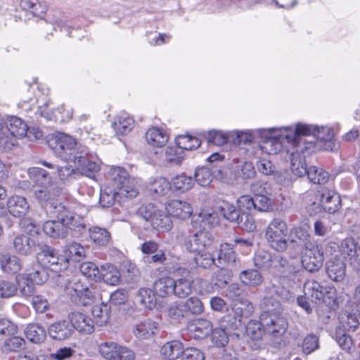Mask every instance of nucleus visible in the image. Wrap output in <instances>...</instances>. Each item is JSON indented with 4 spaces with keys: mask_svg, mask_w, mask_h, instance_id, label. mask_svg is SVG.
<instances>
[{
    "mask_svg": "<svg viewBox=\"0 0 360 360\" xmlns=\"http://www.w3.org/2000/svg\"><path fill=\"white\" fill-rule=\"evenodd\" d=\"M108 178L109 186L101 188L100 192L99 204L102 207H110L116 202H120L124 198H134L139 194L136 179L131 178L124 168H111Z\"/></svg>",
    "mask_w": 360,
    "mask_h": 360,
    "instance_id": "nucleus-1",
    "label": "nucleus"
},
{
    "mask_svg": "<svg viewBox=\"0 0 360 360\" xmlns=\"http://www.w3.org/2000/svg\"><path fill=\"white\" fill-rule=\"evenodd\" d=\"M286 132L285 138L288 143L297 148V153H309L314 151L315 143L312 141L307 143L302 139V136H307L311 134L317 139L323 142V148L326 150H333L335 148L333 141L334 132L332 128L328 127H314L313 130L311 126L299 123L296 125L295 130L292 127H284Z\"/></svg>",
    "mask_w": 360,
    "mask_h": 360,
    "instance_id": "nucleus-2",
    "label": "nucleus"
},
{
    "mask_svg": "<svg viewBox=\"0 0 360 360\" xmlns=\"http://www.w3.org/2000/svg\"><path fill=\"white\" fill-rule=\"evenodd\" d=\"M219 212L218 213L203 211L198 214H193L192 223L200 224V225H218L220 223L219 215H222L228 221L239 224L243 222L244 217L248 218L245 212L240 213L239 210L228 202H224L223 205L219 207Z\"/></svg>",
    "mask_w": 360,
    "mask_h": 360,
    "instance_id": "nucleus-3",
    "label": "nucleus"
},
{
    "mask_svg": "<svg viewBox=\"0 0 360 360\" xmlns=\"http://www.w3.org/2000/svg\"><path fill=\"white\" fill-rule=\"evenodd\" d=\"M48 143L58 157L70 162L75 160V157H78L82 148H86L72 136L64 133L56 135L49 141Z\"/></svg>",
    "mask_w": 360,
    "mask_h": 360,
    "instance_id": "nucleus-4",
    "label": "nucleus"
},
{
    "mask_svg": "<svg viewBox=\"0 0 360 360\" xmlns=\"http://www.w3.org/2000/svg\"><path fill=\"white\" fill-rule=\"evenodd\" d=\"M36 259L41 266L53 272H60L68 269V259L55 248L46 244L39 246Z\"/></svg>",
    "mask_w": 360,
    "mask_h": 360,
    "instance_id": "nucleus-5",
    "label": "nucleus"
},
{
    "mask_svg": "<svg viewBox=\"0 0 360 360\" xmlns=\"http://www.w3.org/2000/svg\"><path fill=\"white\" fill-rule=\"evenodd\" d=\"M49 207L53 210V214L56 216L44 222V224L51 223L53 225L59 224L60 225H72L74 217L71 213L65 209L64 202V194L58 189L52 188Z\"/></svg>",
    "mask_w": 360,
    "mask_h": 360,
    "instance_id": "nucleus-6",
    "label": "nucleus"
},
{
    "mask_svg": "<svg viewBox=\"0 0 360 360\" xmlns=\"http://www.w3.org/2000/svg\"><path fill=\"white\" fill-rule=\"evenodd\" d=\"M65 292L76 305L89 306L94 302V292L76 278H72L66 284Z\"/></svg>",
    "mask_w": 360,
    "mask_h": 360,
    "instance_id": "nucleus-7",
    "label": "nucleus"
},
{
    "mask_svg": "<svg viewBox=\"0 0 360 360\" xmlns=\"http://www.w3.org/2000/svg\"><path fill=\"white\" fill-rule=\"evenodd\" d=\"M274 270L283 277H298L304 273L300 259L298 257L288 258L281 254H274Z\"/></svg>",
    "mask_w": 360,
    "mask_h": 360,
    "instance_id": "nucleus-8",
    "label": "nucleus"
},
{
    "mask_svg": "<svg viewBox=\"0 0 360 360\" xmlns=\"http://www.w3.org/2000/svg\"><path fill=\"white\" fill-rule=\"evenodd\" d=\"M253 311L252 304H245V307H235L220 319L219 327L231 333L238 329L242 324V319L250 317Z\"/></svg>",
    "mask_w": 360,
    "mask_h": 360,
    "instance_id": "nucleus-9",
    "label": "nucleus"
},
{
    "mask_svg": "<svg viewBox=\"0 0 360 360\" xmlns=\"http://www.w3.org/2000/svg\"><path fill=\"white\" fill-rule=\"evenodd\" d=\"M283 129V128H271L269 129H259L255 131L248 133L244 131H237L236 139L238 144H247L252 143L256 136H258L261 137V139H264V142L265 143L269 141L272 143H278L282 138L283 135L281 134H278L277 131H281Z\"/></svg>",
    "mask_w": 360,
    "mask_h": 360,
    "instance_id": "nucleus-10",
    "label": "nucleus"
},
{
    "mask_svg": "<svg viewBox=\"0 0 360 360\" xmlns=\"http://www.w3.org/2000/svg\"><path fill=\"white\" fill-rule=\"evenodd\" d=\"M261 320H262L265 333L274 338L283 336L288 327V319L283 313L271 315L269 317L266 315H261Z\"/></svg>",
    "mask_w": 360,
    "mask_h": 360,
    "instance_id": "nucleus-11",
    "label": "nucleus"
},
{
    "mask_svg": "<svg viewBox=\"0 0 360 360\" xmlns=\"http://www.w3.org/2000/svg\"><path fill=\"white\" fill-rule=\"evenodd\" d=\"M214 240V234L211 229V226L207 228L204 226L203 229L189 236L188 241L186 243V248L189 252H195L211 245Z\"/></svg>",
    "mask_w": 360,
    "mask_h": 360,
    "instance_id": "nucleus-12",
    "label": "nucleus"
},
{
    "mask_svg": "<svg viewBox=\"0 0 360 360\" xmlns=\"http://www.w3.org/2000/svg\"><path fill=\"white\" fill-rule=\"evenodd\" d=\"M300 260L302 270L304 269L309 272L317 271L324 261L323 247L320 244L307 249Z\"/></svg>",
    "mask_w": 360,
    "mask_h": 360,
    "instance_id": "nucleus-13",
    "label": "nucleus"
},
{
    "mask_svg": "<svg viewBox=\"0 0 360 360\" xmlns=\"http://www.w3.org/2000/svg\"><path fill=\"white\" fill-rule=\"evenodd\" d=\"M138 214L146 221L150 222L151 225H170V224H173L169 216L157 210L152 203L142 205L139 209Z\"/></svg>",
    "mask_w": 360,
    "mask_h": 360,
    "instance_id": "nucleus-14",
    "label": "nucleus"
},
{
    "mask_svg": "<svg viewBox=\"0 0 360 360\" xmlns=\"http://www.w3.org/2000/svg\"><path fill=\"white\" fill-rule=\"evenodd\" d=\"M287 226H267L266 238L270 246L278 252L285 250L288 243L285 238Z\"/></svg>",
    "mask_w": 360,
    "mask_h": 360,
    "instance_id": "nucleus-15",
    "label": "nucleus"
},
{
    "mask_svg": "<svg viewBox=\"0 0 360 360\" xmlns=\"http://www.w3.org/2000/svg\"><path fill=\"white\" fill-rule=\"evenodd\" d=\"M325 270L331 281L337 283L344 281L346 276V264L338 256L330 258L326 262Z\"/></svg>",
    "mask_w": 360,
    "mask_h": 360,
    "instance_id": "nucleus-16",
    "label": "nucleus"
},
{
    "mask_svg": "<svg viewBox=\"0 0 360 360\" xmlns=\"http://www.w3.org/2000/svg\"><path fill=\"white\" fill-rule=\"evenodd\" d=\"M212 324L205 319H195L187 324L189 335L195 340H202L207 338L212 330Z\"/></svg>",
    "mask_w": 360,
    "mask_h": 360,
    "instance_id": "nucleus-17",
    "label": "nucleus"
},
{
    "mask_svg": "<svg viewBox=\"0 0 360 360\" xmlns=\"http://www.w3.org/2000/svg\"><path fill=\"white\" fill-rule=\"evenodd\" d=\"M87 154V148H82L78 157H75L73 162L77 167V169L79 172V176L94 178L95 174L99 171V166L95 162L89 160Z\"/></svg>",
    "mask_w": 360,
    "mask_h": 360,
    "instance_id": "nucleus-18",
    "label": "nucleus"
},
{
    "mask_svg": "<svg viewBox=\"0 0 360 360\" xmlns=\"http://www.w3.org/2000/svg\"><path fill=\"white\" fill-rule=\"evenodd\" d=\"M41 243L30 237L28 233H22L17 236L13 240V248L15 252L21 255H30L39 252V246Z\"/></svg>",
    "mask_w": 360,
    "mask_h": 360,
    "instance_id": "nucleus-19",
    "label": "nucleus"
},
{
    "mask_svg": "<svg viewBox=\"0 0 360 360\" xmlns=\"http://www.w3.org/2000/svg\"><path fill=\"white\" fill-rule=\"evenodd\" d=\"M47 333L56 340H65L73 334V326L69 320H60L49 325Z\"/></svg>",
    "mask_w": 360,
    "mask_h": 360,
    "instance_id": "nucleus-20",
    "label": "nucleus"
},
{
    "mask_svg": "<svg viewBox=\"0 0 360 360\" xmlns=\"http://www.w3.org/2000/svg\"><path fill=\"white\" fill-rule=\"evenodd\" d=\"M165 208L170 218L172 217L180 219L189 218L193 212L190 204L179 200L169 201L166 204Z\"/></svg>",
    "mask_w": 360,
    "mask_h": 360,
    "instance_id": "nucleus-21",
    "label": "nucleus"
},
{
    "mask_svg": "<svg viewBox=\"0 0 360 360\" xmlns=\"http://www.w3.org/2000/svg\"><path fill=\"white\" fill-rule=\"evenodd\" d=\"M5 124L6 127L1 129L3 134L8 133L18 139H22L27 135V125L18 117L11 116L8 117Z\"/></svg>",
    "mask_w": 360,
    "mask_h": 360,
    "instance_id": "nucleus-22",
    "label": "nucleus"
},
{
    "mask_svg": "<svg viewBox=\"0 0 360 360\" xmlns=\"http://www.w3.org/2000/svg\"><path fill=\"white\" fill-rule=\"evenodd\" d=\"M7 208L11 215L22 218L27 214L30 206L27 199L22 196L13 195L7 200Z\"/></svg>",
    "mask_w": 360,
    "mask_h": 360,
    "instance_id": "nucleus-23",
    "label": "nucleus"
},
{
    "mask_svg": "<svg viewBox=\"0 0 360 360\" xmlns=\"http://www.w3.org/2000/svg\"><path fill=\"white\" fill-rule=\"evenodd\" d=\"M69 321L72 324L73 332L75 330H77L80 332L90 334L94 331V321L82 313H72L69 315Z\"/></svg>",
    "mask_w": 360,
    "mask_h": 360,
    "instance_id": "nucleus-24",
    "label": "nucleus"
},
{
    "mask_svg": "<svg viewBox=\"0 0 360 360\" xmlns=\"http://www.w3.org/2000/svg\"><path fill=\"white\" fill-rule=\"evenodd\" d=\"M63 252L68 259V266L70 263H77L85 259L86 249L77 242H71L63 247Z\"/></svg>",
    "mask_w": 360,
    "mask_h": 360,
    "instance_id": "nucleus-25",
    "label": "nucleus"
},
{
    "mask_svg": "<svg viewBox=\"0 0 360 360\" xmlns=\"http://www.w3.org/2000/svg\"><path fill=\"white\" fill-rule=\"evenodd\" d=\"M321 201L323 209L329 213L335 212L341 205L340 195L333 191H324L321 194Z\"/></svg>",
    "mask_w": 360,
    "mask_h": 360,
    "instance_id": "nucleus-26",
    "label": "nucleus"
},
{
    "mask_svg": "<svg viewBox=\"0 0 360 360\" xmlns=\"http://www.w3.org/2000/svg\"><path fill=\"white\" fill-rule=\"evenodd\" d=\"M226 295L232 301L238 302L237 307H245V304H252L246 299L247 292L243 286L238 283H231L226 291Z\"/></svg>",
    "mask_w": 360,
    "mask_h": 360,
    "instance_id": "nucleus-27",
    "label": "nucleus"
},
{
    "mask_svg": "<svg viewBox=\"0 0 360 360\" xmlns=\"http://www.w3.org/2000/svg\"><path fill=\"white\" fill-rule=\"evenodd\" d=\"M307 228H309V226H294L290 231V244L295 248L297 254L301 251L304 243L309 238V233Z\"/></svg>",
    "mask_w": 360,
    "mask_h": 360,
    "instance_id": "nucleus-28",
    "label": "nucleus"
},
{
    "mask_svg": "<svg viewBox=\"0 0 360 360\" xmlns=\"http://www.w3.org/2000/svg\"><path fill=\"white\" fill-rule=\"evenodd\" d=\"M28 173L33 182L41 188H48L52 184L51 174L43 168L32 167L29 169Z\"/></svg>",
    "mask_w": 360,
    "mask_h": 360,
    "instance_id": "nucleus-29",
    "label": "nucleus"
},
{
    "mask_svg": "<svg viewBox=\"0 0 360 360\" xmlns=\"http://www.w3.org/2000/svg\"><path fill=\"white\" fill-rule=\"evenodd\" d=\"M174 284V278L165 276L156 280L153 285V288L158 297L164 298L173 295Z\"/></svg>",
    "mask_w": 360,
    "mask_h": 360,
    "instance_id": "nucleus-30",
    "label": "nucleus"
},
{
    "mask_svg": "<svg viewBox=\"0 0 360 360\" xmlns=\"http://www.w3.org/2000/svg\"><path fill=\"white\" fill-rule=\"evenodd\" d=\"M184 352V346L180 341L172 340L164 344L161 347L160 353L164 359L175 360L181 356Z\"/></svg>",
    "mask_w": 360,
    "mask_h": 360,
    "instance_id": "nucleus-31",
    "label": "nucleus"
},
{
    "mask_svg": "<svg viewBox=\"0 0 360 360\" xmlns=\"http://www.w3.org/2000/svg\"><path fill=\"white\" fill-rule=\"evenodd\" d=\"M223 261L229 266L237 267L240 266V261L236 257L233 245L230 243H224L221 245L218 255V262Z\"/></svg>",
    "mask_w": 360,
    "mask_h": 360,
    "instance_id": "nucleus-32",
    "label": "nucleus"
},
{
    "mask_svg": "<svg viewBox=\"0 0 360 360\" xmlns=\"http://www.w3.org/2000/svg\"><path fill=\"white\" fill-rule=\"evenodd\" d=\"M158 329V323L150 319H146L136 324L135 335L140 339H148L155 334Z\"/></svg>",
    "mask_w": 360,
    "mask_h": 360,
    "instance_id": "nucleus-33",
    "label": "nucleus"
},
{
    "mask_svg": "<svg viewBox=\"0 0 360 360\" xmlns=\"http://www.w3.org/2000/svg\"><path fill=\"white\" fill-rule=\"evenodd\" d=\"M24 333L27 339L34 344L43 342L46 338V329L39 323L27 325Z\"/></svg>",
    "mask_w": 360,
    "mask_h": 360,
    "instance_id": "nucleus-34",
    "label": "nucleus"
},
{
    "mask_svg": "<svg viewBox=\"0 0 360 360\" xmlns=\"http://www.w3.org/2000/svg\"><path fill=\"white\" fill-rule=\"evenodd\" d=\"M100 274L101 279L108 285H116L120 282V272L114 265L109 264L102 265Z\"/></svg>",
    "mask_w": 360,
    "mask_h": 360,
    "instance_id": "nucleus-35",
    "label": "nucleus"
},
{
    "mask_svg": "<svg viewBox=\"0 0 360 360\" xmlns=\"http://www.w3.org/2000/svg\"><path fill=\"white\" fill-rule=\"evenodd\" d=\"M0 266L2 271L8 274H17L21 269L20 259L15 255L7 254L0 256Z\"/></svg>",
    "mask_w": 360,
    "mask_h": 360,
    "instance_id": "nucleus-36",
    "label": "nucleus"
},
{
    "mask_svg": "<svg viewBox=\"0 0 360 360\" xmlns=\"http://www.w3.org/2000/svg\"><path fill=\"white\" fill-rule=\"evenodd\" d=\"M145 136L148 143L154 147H162L169 140L167 134L157 127L149 129Z\"/></svg>",
    "mask_w": 360,
    "mask_h": 360,
    "instance_id": "nucleus-37",
    "label": "nucleus"
},
{
    "mask_svg": "<svg viewBox=\"0 0 360 360\" xmlns=\"http://www.w3.org/2000/svg\"><path fill=\"white\" fill-rule=\"evenodd\" d=\"M260 307L262 310L260 315H266L268 317L283 313L281 302L273 297H264L260 302Z\"/></svg>",
    "mask_w": 360,
    "mask_h": 360,
    "instance_id": "nucleus-38",
    "label": "nucleus"
},
{
    "mask_svg": "<svg viewBox=\"0 0 360 360\" xmlns=\"http://www.w3.org/2000/svg\"><path fill=\"white\" fill-rule=\"evenodd\" d=\"M194 179L191 176L184 174L177 175L172 178L170 183V188L179 193H185L193 188Z\"/></svg>",
    "mask_w": 360,
    "mask_h": 360,
    "instance_id": "nucleus-39",
    "label": "nucleus"
},
{
    "mask_svg": "<svg viewBox=\"0 0 360 360\" xmlns=\"http://www.w3.org/2000/svg\"><path fill=\"white\" fill-rule=\"evenodd\" d=\"M20 7L22 11L39 18H42L47 9L46 6L39 0H20Z\"/></svg>",
    "mask_w": 360,
    "mask_h": 360,
    "instance_id": "nucleus-40",
    "label": "nucleus"
},
{
    "mask_svg": "<svg viewBox=\"0 0 360 360\" xmlns=\"http://www.w3.org/2000/svg\"><path fill=\"white\" fill-rule=\"evenodd\" d=\"M157 295L154 290L150 288H141L137 292L136 299L144 307L152 309L157 304Z\"/></svg>",
    "mask_w": 360,
    "mask_h": 360,
    "instance_id": "nucleus-41",
    "label": "nucleus"
},
{
    "mask_svg": "<svg viewBox=\"0 0 360 360\" xmlns=\"http://www.w3.org/2000/svg\"><path fill=\"white\" fill-rule=\"evenodd\" d=\"M193 261L196 267L202 269H210L214 265L217 266L213 255L204 250H200L195 252Z\"/></svg>",
    "mask_w": 360,
    "mask_h": 360,
    "instance_id": "nucleus-42",
    "label": "nucleus"
},
{
    "mask_svg": "<svg viewBox=\"0 0 360 360\" xmlns=\"http://www.w3.org/2000/svg\"><path fill=\"white\" fill-rule=\"evenodd\" d=\"M134 120L130 117L118 116L112 124L117 135L124 136L133 129Z\"/></svg>",
    "mask_w": 360,
    "mask_h": 360,
    "instance_id": "nucleus-43",
    "label": "nucleus"
},
{
    "mask_svg": "<svg viewBox=\"0 0 360 360\" xmlns=\"http://www.w3.org/2000/svg\"><path fill=\"white\" fill-rule=\"evenodd\" d=\"M91 313L95 319V322L102 326L106 324L109 320L110 307L107 303L101 302L92 307Z\"/></svg>",
    "mask_w": 360,
    "mask_h": 360,
    "instance_id": "nucleus-44",
    "label": "nucleus"
},
{
    "mask_svg": "<svg viewBox=\"0 0 360 360\" xmlns=\"http://www.w3.org/2000/svg\"><path fill=\"white\" fill-rule=\"evenodd\" d=\"M89 233L93 242L100 246L106 245L110 238V233L101 226H90Z\"/></svg>",
    "mask_w": 360,
    "mask_h": 360,
    "instance_id": "nucleus-45",
    "label": "nucleus"
},
{
    "mask_svg": "<svg viewBox=\"0 0 360 360\" xmlns=\"http://www.w3.org/2000/svg\"><path fill=\"white\" fill-rule=\"evenodd\" d=\"M176 144L183 150H193L200 146L201 141L189 134L179 135L176 138Z\"/></svg>",
    "mask_w": 360,
    "mask_h": 360,
    "instance_id": "nucleus-46",
    "label": "nucleus"
},
{
    "mask_svg": "<svg viewBox=\"0 0 360 360\" xmlns=\"http://www.w3.org/2000/svg\"><path fill=\"white\" fill-rule=\"evenodd\" d=\"M359 245L354 238H346L341 242L340 251L344 258L348 259L351 263L357 252Z\"/></svg>",
    "mask_w": 360,
    "mask_h": 360,
    "instance_id": "nucleus-47",
    "label": "nucleus"
},
{
    "mask_svg": "<svg viewBox=\"0 0 360 360\" xmlns=\"http://www.w3.org/2000/svg\"><path fill=\"white\" fill-rule=\"evenodd\" d=\"M239 278L245 285L248 286L259 285L263 281L262 274L255 269L242 271L239 274Z\"/></svg>",
    "mask_w": 360,
    "mask_h": 360,
    "instance_id": "nucleus-48",
    "label": "nucleus"
},
{
    "mask_svg": "<svg viewBox=\"0 0 360 360\" xmlns=\"http://www.w3.org/2000/svg\"><path fill=\"white\" fill-rule=\"evenodd\" d=\"M274 254L271 255L264 250H259L254 257V264L258 269L267 270L269 268L274 269Z\"/></svg>",
    "mask_w": 360,
    "mask_h": 360,
    "instance_id": "nucleus-49",
    "label": "nucleus"
},
{
    "mask_svg": "<svg viewBox=\"0 0 360 360\" xmlns=\"http://www.w3.org/2000/svg\"><path fill=\"white\" fill-rule=\"evenodd\" d=\"M59 179L65 184L71 183L79 176V172L71 165L56 167Z\"/></svg>",
    "mask_w": 360,
    "mask_h": 360,
    "instance_id": "nucleus-50",
    "label": "nucleus"
},
{
    "mask_svg": "<svg viewBox=\"0 0 360 360\" xmlns=\"http://www.w3.org/2000/svg\"><path fill=\"white\" fill-rule=\"evenodd\" d=\"M11 337L5 340L2 345V350L4 352H17L25 347V340L15 335H10Z\"/></svg>",
    "mask_w": 360,
    "mask_h": 360,
    "instance_id": "nucleus-51",
    "label": "nucleus"
},
{
    "mask_svg": "<svg viewBox=\"0 0 360 360\" xmlns=\"http://www.w3.org/2000/svg\"><path fill=\"white\" fill-rule=\"evenodd\" d=\"M247 335L250 337L252 340L259 341L262 339V335L264 332L262 320L261 316L259 321L250 320L245 327Z\"/></svg>",
    "mask_w": 360,
    "mask_h": 360,
    "instance_id": "nucleus-52",
    "label": "nucleus"
},
{
    "mask_svg": "<svg viewBox=\"0 0 360 360\" xmlns=\"http://www.w3.org/2000/svg\"><path fill=\"white\" fill-rule=\"evenodd\" d=\"M173 286V295L179 298L186 297L192 291V285L190 281L185 278L174 280Z\"/></svg>",
    "mask_w": 360,
    "mask_h": 360,
    "instance_id": "nucleus-53",
    "label": "nucleus"
},
{
    "mask_svg": "<svg viewBox=\"0 0 360 360\" xmlns=\"http://www.w3.org/2000/svg\"><path fill=\"white\" fill-rule=\"evenodd\" d=\"M292 158L291 160V170L292 172L299 176L302 177L305 175L308 176L309 167H307L306 160L300 156L292 153Z\"/></svg>",
    "mask_w": 360,
    "mask_h": 360,
    "instance_id": "nucleus-54",
    "label": "nucleus"
},
{
    "mask_svg": "<svg viewBox=\"0 0 360 360\" xmlns=\"http://www.w3.org/2000/svg\"><path fill=\"white\" fill-rule=\"evenodd\" d=\"M170 188V183L164 177L155 179L148 186L149 191L156 195H165Z\"/></svg>",
    "mask_w": 360,
    "mask_h": 360,
    "instance_id": "nucleus-55",
    "label": "nucleus"
},
{
    "mask_svg": "<svg viewBox=\"0 0 360 360\" xmlns=\"http://www.w3.org/2000/svg\"><path fill=\"white\" fill-rule=\"evenodd\" d=\"M330 174L323 169L316 166H311L309 167L308 179L311 182L316 184H324L328 182Z\"/></svg>",
    "mask_w": 360,
    "mask_h": 360,
    "instance_id": "nucleus-56",
    "label": "nucleus"
},
{
    "mask_svg": "<svg viewBox=\"0 0 360 360\" xmlns=\"http://www.w3.org/2000/svg\"><path fill=\"white\" fill-rule=\"evenodd\" d=\"M215 172L217 170L207 167H198L194 174V182L196 181L201 186H206L212 181V173L214 174Z\"/></svg>",
    "mask_w": 360,
    "mask_h": 360,
    "instance_id": "nucleus-57",
    "label": "nucleus"
},
{
    "mask_svg": "<svg viewBox=\"0 0 360 360\" xmlns=\"http://www.w3.org/2000/svg\"><path fill=\"white\" fill-rule=\"evenodd\" d=\"M181 302L187 316L188 314L198 315L204 310L202 302L197 297H191L185 301H181Z\"/></svg>",
    "mask_w": 360,
    "mask_h": 360,
    "instance_id": "nucleus-58",
    "label": "nucleus"
},
{
    "mask_svg": "<svg viewBox=\"0 0 360 360\" xmlns=\"http://www.w3.org/2000/svg\"><path fill=\"white\" fill-rule=\"evenodd\" d=\"M324 287L318 281H313L304 285V294L310 297L313 302L320 304L321 292L324 290Z\"/></svg>",
    "mask_w": 360,
    "mask_h": 360,
    "instance_id": "nucleus-59",
    "label": "nucleus"
},
{
    "mask_svg": "<svg viewBox=\"0 0 360 360\" xmlns=\"http://www.w3.org/2000/svg\"><path fill=\"white\" fill-rule=\"evenodd\" d=\"M233 276V270L227 268H221L214 274L212 282L214 285L222 288L228 284Z\"/></svg>",
    "mask_w": 360,
    "mask_h": 360,
    "instance_id": "nucleus-60",
    "label": "nucleus"
},
{
    "mask_svg": "<svg viewBox=\"0 0 360 360\" xmlns=\"http://www.w3.org/2000/svg\"><path fill=\"white\" fill-rule=\"evenodd\" d=\"M335 339L342 350L348 353L351 352L354 347L352 338L342 328H336Z\"/></svg>",
    "mask_w": 360,
    "mask_h": 360,
    "instance_id": "nucleus-61",
    "label": "nucleus"
},
{
    "mask_svg": "<svg viewBox=\"0 0 360 360\" xmlns=\"http://www.w3.org/2000/svg\"><path fill=\"white\" fill-rule=\"evenodd\" d=\"M119 344L112 342L107 341L102 342L98 346V352L101 356L106 360H114Z\"/></svg>",
    "mask_w": 360,
    "mask_h": 360,
    "instance_id": "nucleus-62",
    "label": "nucleus"
},
{
    "mask_svg": "<svg viewBox=\"0 0 360 360\" xmlns=\"http://www.w3.org/2000/svg\"><path fill=\"white\" fill-rule=\"evenodd\" d=\"M26 277L27 281L36 285H41L47 281L49 275L46 268L39 264L37 267L34 268L32 272L26 274Z\"/></svg>",
    "mask_w": 360,
    "mask_h": 360,
    "instance_id": "nucleus-63",
    "label": "nucleus"
},
{
    "mask_svg": "<svg viewBox=\"0 0 360 360\" xmlns=\"http://www.w3.org/2000/svg\"><path fill=\"white\" fill-rule=\"evenodd\" d=\"M340 326L337 328H342L345 332L355 331L359 322L355 314L345 313L340 316Z\"/></svg>",
    "mask_w": 360,
    "mask_h": 360,
    "instance_id": "nucleus-64",
    "label": "nucleus"
}]
</instances>
